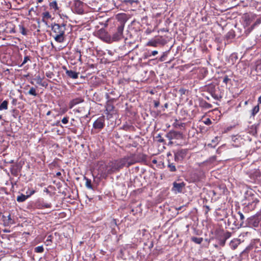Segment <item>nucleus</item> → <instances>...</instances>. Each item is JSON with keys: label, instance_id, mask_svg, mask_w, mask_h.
I'll list each match as a JSON object with an SVG mask.
<instances>
[{"label": "nucleus", "instance_id": "a19ab883", "mask_svg": "<svg viewBox=\"0 0 261 261\" xmlns=\"http://www.w3.org/2000/svg\"><path fill=\"white\" fill-rule=\"evenodd\" d=\"M217 156L216 155L212 156L210 157L207 161V162H209L210 163H212L216 161Z\"/></svg>", "mask_w": 261, "mask_h": 261}, {"label": "nucleus", "instance_id": "423d86ee", "mask_svg": "<svg viewBox=\"0 0 261 261\" xmlns=\"http://www.w3.org/2000/svg\"><path fill=\"white\" fill-rule=\"evenodd\" d=\"M116 31L112 35L111 39L113 41H117L121 39L123 36V32L124 27V22L121 21L116 24Z\"/></svg>", "mask_w": 261, "mask_h": 261}, {"label": "nucleus", "instance_id": "79ce46f5", "mask_svg": "<svg viewBox=\"0 0 261 261\" xmlns=\"http://www.w3.org/2000/svg\"><path fill=\"white\" fill-rule=\"evenodd\" d=\"M2 238L3 239H7L10 241L11 239L14 238V237L10 234H4L2 236Z\"/></svg>", "mask_w": 261, "mask_h": 261}, {"label": "nucleus", "instance_id": "9b49d317", "mask_svg": "<svg viewBox=\"0 0 261 261\" xmlns=\"http://www.w3.org/2000/svg\"><path fill=\"white\" fill-rule=\"evenodd\" d=\"M73 9L78 14H82L84 12V3L80 0H74Z\"/></svg>", "mask_w": 261, "mask_h": 261}, {"label": "nucleus", "instance_id": "5701e85b", "mask_svg": "<svg viewBox=\"0 0 261 261\" xmlns=\"http://www.w3.org/2000/svg\"><path fill=\"white\" fill-rule=\"evenodd\" d=\"M160 43V40L159 39H157L155 40H151L149 41L146 45L147 46H153V47H156L158 46V44Z\"/></svg>", "mask_w": 261, "mask_h": 261}, {"label": "nucleus", "instance_id": "052dcab7", "mask_svg": "<svg viewBox=\"0 0 261 261\" xmlns=\"http://www.w3.org/2000/svg\"><path fill=\"white\" fill-rule=\"evenodd\" d=\"M212 96L215 98V99H218V97L217 96V95L216 94H215V93H213V91H212Z\"/></svg>", "mask_w": 261, "mask_h": 261}, {"label": "nucleus", "instance_id": "49530a36", "mask_svg": "<svg viewBox=\"0 0 261 261\" xmlns=\"http://www.w3.org/2000/svg\"><path fill=\"white\" fill-rule=\"evenodd\" d=\"M230 81V79L227 75H225L223 79V82L226 85L227 84L228 82Z\"/></svg>", "mask_w": 261, "mask_h": 261}, {"label": "nucleus", "instance_id": "473e14b6", "mask_svg": "<svg viewBox=\"0 0 261 261\" xmlns=\"http://www.w3.org/2000/svg\"><path fill=\"white\" fill-rule=\"evenodd\" d=\"M5 225H9L14 223V221L11 218V215L9 214L8 216V218L6 220H4Z\"/></svg>", "mask_w": 261, "mask_h": 261}, {"label": "nucleus", "instance_id": "cd10ccee", "mask_svg": "<svg viewBox=\"0 0 261 261\" xmlns=\"http://www.w3.org/2000/svg\"><path fill=\"white\" fill-rule=\"evenodd\" d=\"M28 198L27 195L21 194L17 197L16 200L18 202H22L25 201Z\"/></svg>", "mask_w": 261, "mask_h": 261}, {"label": "nucleus", "instance_id": "4468645a", "mask_svg": "<svg viewBox=\"0 0 261 261\" xmlns=\"http://www.w3.org/2000/svg\"><path fill=\"white\" fill-rule=\"evenodd\" d=\"M84 99L82 97L74 98L70 101L69 103V109H72L75 106L84 102Z\"/></svg>", "mask_w": 261, "mask_h": 261}, {"label": "nucleus", "instance_id": "b1692460", "mask_svg": "<svg viewBox=\"0 0 261 261\" xmlns=\"http://www.w3.org/2000/svg\"><path fill=\"white\" fill-rule=\"evenodd\" d=\"M19 32L24 36L28 34L29 31L24 27L23 24H20L18 25Z\"/></svg>", "mask_w": 261, "mask_h": 261}, {"label": "nucleus", "instance_id": "c03bdc74", "mask_svg": "<svg viewBox=\"0 0 261 261\" xmlns=\"http://www.w3.org/2000/svg\"><path fill=\"white\" fill-rule=\"evenodd\" d=\"M226 240L223 238L222 239H220L218 242V244L221 246H224L225 244Z\"/></svg>", "mask_w": 261, "mask_h": 261}, {"label": "nucleus", "instance_id": "c756f323", "mask_svg": "<svg viewBox=\"0 0 261 261\" xmlns=\"http://www.w3.org/2000/svg\"><path fill=\"white\" fill-rule=\"evenodd\" d=\"M255 27L252 24L251 26L245 27L244 34L247 36Z\"/></svg>", "mask_w": 261, "mask_h": 261}, {"label": "nucleus", "instance_id": "ea45409f", "mask_svg": "<svg viewBox=\"0 0 261 261\" xmlns=\"http://www.w3.org/2000/svg\"><path fill=\"white\" fill-rule=\"evenodd\" d=\"M43 79L44 77H41L39 75H38L37 76H36L35 80L37 82V83L40 85V84H41Z\"/></svg>", "mask_w": 261, "mask_h": 261}, {"label": "nucleus", "instance_id": "a211bd4d", "mask_svg": "<svg viewBox=\"0 0 261 261\" xmlns=\"http://www.w3.org/2000/svg\"><path fill=\"white\" fill-rule=\"evenodd\" d=\"M66 74L70 78L73 79H76L78 78L79 73L74 71L71 70H66Z\"/></svg>", "mask_w": 261, "mask_h": 261}, {"label": "nucleus", "instance_id": "f704fd0d", "mask_svg": "<svg viewBox=\"0 0 261 261\" xmlns=\"http://www.w3.org/2000/svg\"><path fill=\"white\" fill-rule=\"evenodd\" d=\"M259 105H257L255 106L251 110V116H255V115L259 112Z\"/></svg>", "mask_w": 261, "mask_h": 261}, {"label": "nucleus", "instance_id": "f257e3e1", "mask_svg": "<svg viewBox=\"0 0 261 261\" xmlns=\"http://www.w3.org/2000/svg\"><path fill=\"white\" fill-rule=\"evenodd\" d=\"M123 161H118L117 160L109 162L108 164L102 162H98V174L102 178H107L108 175L119 171L120 169L123 168V165H124Z\"/></svg>", "mask_w": 261, "mask_h": 261}, {"label": "nucleus", "instance_id": "20e7f679", "mask_svg": "<svg viewBox=\"0 0 261 261\" xmlns=\"http://www.w3.org/2000/svg\"><path fill=\"white\" fill-rule=\"evenodd\" d=\"M190 157L191 153L188 149L179 148L174 151V161L177 163H181Z\"/></svg>", "mask_w": 261, "mask_h": 261}, {"label": "nucleus", "instance_id": "0eeeda50", "mask_svg": "<svg viewBox=\"0 0 261 261\" xmlns=\"http://www.w3.org/2000/svg\"><path fill=\"white\" fill-rule=\"evenodd\" d=\"M117 160H124V165H123V168L125 166L129 167V166L139 162V160L136 159V155L134 154H131L130 155L125 156L124 158Z\"/></svg>", "mask_w": 261, "mask_h": 261}, {"label": "nucleus", "instance_id": "69168bd1", "mask_svg": "<svg viewBox=\"0 0 261 261\" xmlns=\"http://www.w3.org/2000/svg\"><path fill=\"white\" fill-rule=\"evenodd\" d=\"M178 125L180 127H183L185 125L184 123H181L180 124H178Z\"/></svg>", "mask_w": 261, "mask_h": 261}, {"label": "nucleus", "instance_id": "c9c22d12", "mask_svg": "<svg viewBox=\"0 0 261 261\" xmlns=\"http://www.w3.org/2000/svg\"><path fill=\"white\" fill-rule=\"evenodd\" d=\"M84 179L86 180V183L85 185L86 187L90 189H92L93 187L92 185L91 184V180L90 179H89L88 178L86 177V176L84 177Z\"/></svg>", "mask_w": 261, "mask_h": 261}, {"label": "nucleus", "instance_id": "6e6d98bb", "mask_svg": "<svg viewBox=\"0 0 261 261\" xmlns=\"http://www.w3.org/2000/svg\"><path fill=\"white\" fill-rule=\"evenodd\" d=\"M77 53L79 54V61L82 62V55L80 50H77Z\"/></svg>", "mask_w": 261, "mask_h": 261}, {"label": "nucleus", "instance_id": "bb28decb", "mask_svg": "<svg viewBox=\"0 0 261 261\" xmlns=\"http://www.w3.org/2000/svg\"><path fill=\"white\" fill-rule=\"evenodd\" d=\"M237 214H238V216L239 218V221L240 222V223L239 224L238 223L237 226H243V224H244V219H245V217L244 216L243 214L240 212H239Z\"/></svg>", "mask_w": 261, "mask_h": 261}, {"label": "nucleus", "instance_id": "774afa93", "mask_svg": "<svg viewBox=\"0 0 261 261\" xmlns=\"http://www.w3.org/2000/svg\"><path fill=\"white\" fill-rule=\"evenodd\" d=\"M61 175V173L60 172H58L56 173V176L58 177Z\"/></svg>", "mask_w": 261, "mask_h": 261}, {"label": "nucleus", "instance_id": "9d476101", "mask_svg": "<svg viewBox=\"0 0 261 261\" xmlns=\"http://www.w3.org/2000/svg\"><path fill=\"white\" fill-rule=\"evenodd\" d=\"M166 137L169 140H180L182 139L183 135L180 132L170 130L166 134Z\"/></svg>", "mask_w": 261, "mask_h": 261}, {"label": "nucleus", "instance_id": "37998d69", "mask_svg": "<svg viewBox=\"0 0 261 261\" xmlns=\"http://www.w3.org/2000/svg\"><path fill=\"white\" fill-rule=\"evenodd\" d=\"M30 57L29 56H25L24 57L23 61L21 65V66H22L23 65L25 64L28 61H30Z\"/></svg>", "mask_w": 261, "mask_h": 261}, {"label": "nucleus", "instance_id": "393cba45", "mask_svg": "<svg viewBox=\"0 0 261 261\" xmlns=\"http://www.w3.org/2000/svg\"><path fill=\"white\" fill-rule=\"evenodd\" d=\"M49 7L51 9H53L55 12L59 10V7H58L57 2L56 1H53L49 3Z\"/></svg>", "mask_w": 261, "mask_h": 261}, {"label": "nucleus", "instance_id": "3c124183", "mask_svg": "<svg viewBox=\"0 0 261 261\" xmlns=\"http://www.w3.org/2000/svg\"><path fill=\"white\" fill-rule=\"evenodd\" d=\"M46 76L48 78H51L54 75V73L52 72H47L45 73Z\"/></svg>", "mask_w": 261, "mask_h": 261}, {"label": "nucleus", "instance_id": "7ed1b4c3", "mask_svg": "<svg viewBox=\"0 0 261 261\" xmlns=\"http://www.w3.org/2000/svg\"><path fill=\"white\" fill-rule=\"evenodd\" d=\"M245 198L249 202L245 206L244 210L246 212L254 210L256 208L257 205L259 204V199L251 191H248L247 192Z\"/></svg>", "mask_w": 261, "mask_h": 261}, {"label": "nucleus", "instance_id": "e433bc0d", "mask_svg": "<svg viewBox=\"0 0 261 261\" xmlns=\"http://www.w3.org/2000/svg\"><path fill=\"white\" fill-rule=\"evenodd\" d=\"M254 20L255 22L253 24V26L256 27V26L259 25L261 23V15L258 16L256 15V17Z\"/></svg>", "mask_w": 261, "mask_h": 261}, {"label": "nucleus", "instance_id": "864d4df0", "mask_svg": "<svg viewBox=\"0 0 261 261\" xmlns=\"http://www.w3.org/2000/svg\"><path fill=\"white\" fill-rule=\"evenodd\" d=\"M53 239V237L51 235H49L47 237L46 239V242H52V240Z\"/></svg>", "mask_w": 261, "mask_h": 261}, {"label": "nucleus", "instance_id": "7c9ffc66", "mask_svg": "<svg viewBox=\"0 0 261 261\" xmlns=\"http://www.w3.org/2000/svg\"><path fill=\"white\" fill-rule=\"evenodd\" d=\"M8 101L5 100L2 102V103L0 105V111H2L4 110H7L8 108Z\"/></svg>", "mask_w": 261, "mask_h": 261}, {"label": "nucleus", "instance_id": "5fc2aeb1", "mask_svg": "<svg viewBox=\"0 0 261 261\" xmlns=\"http://www.w3.org/2000/svg\"><path fill=\"white\" fill-rule=\"evenodd\" d=\"M230 237V233L227 232V233L224 234V238L226 240Z\"/></svg>", "mask_w": 261, "mask_h": 261}, {"label": "nucleus", "instance_id": "4be33fe9", "mask_svg": "<svg viewBox=\"0 0 261 261\" xmlns=\"http://www.w3.org/2000/svg\"><path fill=\"white\" fill-rule=\"evenodd\" d=\"M25 94V95L33 96L34 97H36L38 95L36 88L33 87H30V90Z\"/></svg>", "mask_w": 261, "mask_h": 261}, {"label": "nucleus", "instance_id": "6ab92c4d", "mask_svg": "<svg viewBox=\"0 0 261 261\" xmlns=\"http://www.w3.org/2000/svg\"><path fill=\"white\" fill-rule=\"evenodd\" d=\"M6 29L7 32L9 33H15V25L11 22H8L7 24Z\"/></svg>", "mask_w": 261, "mask_h": 261}, {"label": "nucleus", "instance_id": "39448f33", "mask_svg": "<svg viewBox=\"0 0 261 261\" xmlns=\"http://www.w3.org/2000/svg\"><path fill=\"white\" fill-rule=\"evenodd\" d=\"M105 96L106 98L107 99V101L105 106V113L108 118H110L116 113V111L115 107L112 103V99L111 98L109 93H107Z\"/></svg>", "mask_w": 261, "mask_h": 261}, {"label": "nucleus", "instance_id": "6e6552de", "mask_svg": "<svg viewBox=\"0 0 261 261\" xmlns=\"http://www.w3.org/2000/svg\"><path fill=\"white\" fill-rule=\"evenodd\" d=\"M261 211L248 219V223L250 226L257 227L261 223Z\"/></svg>", "mask_w": 261, "mask_h": 261}, {"label": "nucleus", "instance_id": "58836bf2", "mask_svg": "<svg viewBox=\"0 0 261 261\" xmlns=\"http://www.w3.org/2000/svg\"><path fill=\"white\" fill-rule=\"evenodd\" d=\"M227 37L228 38L232 39L235 37L234 32L233 31H229L227 34Z\"/></svg>", "mask_w": 261, "mask_h": 261}, {"label": "nucleus", "instance_id": "09e8293b", "mask_svg": "<svg viewBox=\"0 0 261 261\" xmlns=\"http://www.w3.org/2000/svg\"><path fill=\"white\" fill-rule=\"evenodd\" d=\"M68 121L69 117L67 116L64 117L61 120L62 122L64 124H67L68 123Z\"/></svg>", "mask_w": 261, "mask_h": 261}, {"label": "nucleus", "instance_id": "bf43d9fd", "mask_svg": "<svg viewBox=\"0 0 261 261\" xmlns=\"http://www.w3.org/2000/svg\"><path fill=\"white\" fill-rule=\"evenodd\" d=\"M40 85H41L42 87H46L47 86L48 84L46 82H42L41 84H40Z\"/></svg>", "mask_w": 261, "mask_h": 261}, {"label": "nucleus", "instance_id": "e2e57ef3", "mask_svg": "<svg viewBox=\"0 0 261 261\" xmlns=\"http://www.w3.org/2000/svg\"><path fill=\"white\" fill-rule=\"evenodd\" d=\"M158 138H160L159 140V141L160 142H164V139L162 138V137L160 135H158Z\"/></svg>", "mask_w": 261, "mask_h": 261}, {"label": "nucleus", "instance_id": "a18cd8bd", "mask_svg": "<svg viewBox=\"0 0 261 261\" xmlns=\"http://www.w3.org/2000/svg\"><path fill=\"white\" fill-rule=\"evenodd\" d=\"M203 123L207 125H210L212 123V122L209 118H207L203 121Z\"/></svg>", "mask_w": 261, "mask_h": 261}, {"label": "nucleus", "instance_id": "4d7b16f0", "mask_svg": "<svg viewBox=\"0 0 261 261\" xmlns=\"http://www.w3.org/2000/svg\"><path fill=\"white\" fill-rule=\"evenodd\" d=\"M153 102H154V106L155 108H157L160 105L159 101L155 100V101H154Z\"/></svg>", "mask_w": 261, "mask_h": 261}, {"label": "nucleus", "instance_id": "de8ad7c7", "mask_svg": "<svg viewBox=\"0 0 261 261\" xmlns=\"http://www.w3.org/2000/svg\"><path fill=\"white\" fill-rule=\"evenodd\" d=\"M203 107L206 109H210L212 108V105L207 102H204L203 103Z\"/></svg>", "mask_w": 261, "mask_h": 261}, {"label": "nucleus", "instance_id": "c85d7f7f", "mask_svg": "<svg viewBox=\"0 0 261 261\" xmlns=\"http://www.w3.org/2000/svg\"><path fill=\"white\" fill-rule=\"evenodd\" d=\"M36 193V191L32 188V187H30L29 186H28L27 190L25 192L26 195L28 196L29 198L32 195Z\"/></svg>", "mask_w": 261, "mask_h": 261}, {"label": "nucleus", "instance_id": "72a5a7b5", "mask_svg": "<svg viewBox=\"0 0 261 261\" xmlns=\"http://www.w3.org/2000/svg\"><path fill=\"white\" fill-rule=\"evenodd\" d=\"M191 240L196 244H200L203 242V238L193 237L191 238Z\"/></svg>", "mask_w": 261, "mask_h": 261}, {"label": "nucleus", "instance_id": "8fccbe9b", "mask_svg": "<svg viewBox=\"0 0 261 261\" xmlns=\"http://www.w3.org/2000/svg\"><path fill=\"white\" fill-rule=\"evenodd\" d=\"M235 127V125H233V126H228L227 127L225 130H224V133H227L230 130H231L233 128H234Z\"/></svg>", "mask_w": 261, "mask_h": 261}, {"label": "nucleus", "instance_id": "4c0bfd02", "mask_svg": "<svg viewBox=\"0 0 261 261\" xmlns=\"http://www.w3.org/2000/svg\"><path fill=\"white\" fill-rule=\"evenodd\" d=\"M44 251L43 246H39L34 248V252L36 253H42Z\"/></svg>", "mask_w": 261, "mask_h": 261}, {"label": "nucleus", "instance_id": "338daca9", "mask_svg": "<svg viewBox=\"0 0 261 261\" xmlns=\"http://www.w3.org/2000/svg\"><path fill=\"white\" fill-rule=\"evenodd\" d=\"M258 104L261 103V95L258 98Z\"/></svg>", "mask_w": 261, "mask_h": 261}, {"label": "nucleus", "instance_id": "f8f14e48", "mask_svg": "<svg viewBox=\"0 0 261 261\" xmlns=\"http://www.w3.org/2000/svg\"><path fill=\"white\" fill-rule=\"evenodd\" d=\"M105 125V118L104 116L98 117L93 123V127L99 130L102 129Z\"/></svg>", "mask_w": 261, "mask_h": 261}, {"label": "nucleus", "instance_id": "680f3d73", "mask_svg": "<svg viewBox=\"0 0 261 261\" xmlns=\"http://www.w3.org/2000/svg\"><path fill=\"white\" fill-rule=\"evenodd\" d=\"M123 2L126 4L129 3L130 4H132L133 3V1L131 0H124Z\"/></svg>", "mask_w": 261, "mask_h": 261}, {"label": "nucleus", "instance_id": "a878e982", "mask_svg": "<svg viewBox=\"0 0 261 261\" xmlns=\"http://www.w3.org/2000/svg\"><path fill=\"white\" fill-rule=\"evenodd\" d=\"M229 222L230 223H232L233 224V225L234 226V228H239L240 227H241L242 226H238V223H240V222L239 221V220H238V219L236 218L235 217H232L231 219L230 220L229 219L228 220Z\"/></svg>", "mask_w": 261, "mask_h": 261}, {"label": "nucleus", "instance_id": "13d9d810", "mask_svg": "<svg viewBox=\"0 0 261 261\" xmlns=\"http://www.w3.org/2000/svg\"><path fill=\"white\" fill-rule=\"evenodd\" d=\"M204 207L205 208V214H207L210 210V208L207 205H205L204 206Z\"/></svg>", "mask_w": 261, "mask_h": 261}, {"label": "nucleus", "instance_id": "412c9836", "mask_svg": "<svg viewBox=\"0 0 261 261\" xmlns=\"http://www.w3.org/2000/svg\"><path fill=\"white\" fill-rule=\"evenodd\" d=\"M240 244V240L239 239H233L230 242L229 245L230 248L232 250L236 249L238 245Z\"/></svg>", "mask_w": 261, "mask_h": 261}, {"label": "nucleus", "instance_id": "ddd939ff", "mask_svg": "<svg viewBox=\"0 0 261 261\" xmlns=\"http://www.w3.org/2000/svg\"><path fill=\"white\" fill-rule=\"evenodd\" d=\"M256 17V15L255 14H245L243 17V19L244 20V24L245 27L249 26L251 23L253 21H254Z\"/></svg>", "mask_w": 261, "mask_h": 261}, {"label": "nucleus", "instance_id": "f03ea898", "mask_svg": "<svg viewBox=\"0 0 261 261\" xmlns=\"http://www.w3.org/2000/svg\"><path fill=\"white\" fill-rule=\"evenodd\" d=\"M67 25L66 23H54L51 25L50 36L59 43H63L66 38V31Z\"/></svg>", "mask_w": 261, "mask_h": 261}, {"label": "nucleus", "instance_id": "0e129e2a", "mask_svg": "<svg viewBox=\"0 0 261 261\" xmlns=\"http://www.w3.org/2000/svg\"><path fill=\"white\" fill-rule=\"evenodd\" d=\"M158 54V51L157 50H154V51H152V53H151V55L152 56H155L156 55H157Z\"/></svg>", "mask_w": 261, "mask_h": 261}, {"label": "nucleus", "instance_id": "dca6fc26", "mask_svg": "<svg viewBox=\"0 0 261 261\" xmlns=\"http://www.w3.org/2000/svg\"><path fill=\"white\" fill-rule=\"evenodd\" d=\"M51 19V15L48 11H44L42 13V21L46 24Z\"/></svg>", "mask_w": 261, "mask_h": 261}, {"label": "nucleus", "instance_id": "603ef678", "mask_svg": "<svg viewBox=\"0 0 261 261\" xmlns=\"http://www.w3.org/2000/svg\"><path fill=\"white\" fill-rule=\"evenodd\" d=\"M111 226H117V220L116 219H113L111 222Z\"/></svg>", "mask_w": 261, "mask_h": 261}, {"label": "nucleus", "instance_id": "aec40b11", "mask_svg": "<svg viewBox=\"0 0 261 261\" xmlns=\"http://www.w3.org/2000/svg\"><path fill=\"white\" fill-rule=\"evenodd\" d=\"M185 186V184L182 182L181 183H177L174 182L173 183V188L175 190L177 191L178 192H181L182 188Z\"/></svg>", "mask_w": 261, "mask_h": 261}, {"label": "nucleus", "instance_id": "2f4dec72", "mask_svg": "<svg viewBox=\"0 0 261 261\" xmlns=\"http://www.w3.org/2000/svg\"><path fill=\"white\" fill-rule=\"evenodd\" d=\"M167 167L169 168L170 171L175 172L176 171L175 165L173 163H171L169 161H168Z\"/></svg>", "mask_w": 261, "mask_h": 261}, {"label": "nucleus", "instance_id": "2eb2a0df", "mask_svg": "<svg viewBox=\"0 0 261 261\" xmlns=\"http://www.w3.org/2000/svg\"><path fill=\"white\" fill-rule=\"evenodd\" d=\"M250 176V178L253 180L254 182H256V180L258 179V178L260 177L261 172L259 169H256L251 173Z\"/></svg>", "mask_w": 261, "mask_h": 261}, {"label": "nucleus", "instance_id": "1a4fd4ad", "mask_svg": "<svg viewBox=\"0 0 261 261\" xmlns=\"http://www.w3.org/2000/svg\"><path fill=\"white\" fill-rule=\"evenodd\" d=\"M51 206L50 203L45 202L43 199H38L33 203L34 207L37 209L51 208Z\"/></svg>", "mask_w": 261, "mask_h": 261}, {"label": "nucleus", "instance_id": "f3484780", "mask_svg": "<svg viewBox=\"0 0 261 261\" xmlns=\"http://www.w3.org/2000/svg\"><path fill=\"white\" fill-rule=\"evenodd\" d=\"M10 170L11 173L14 176H17L20 171V169H19V167L17 165H11L10 168Z\"/></svg>", "mask_w": 261, "mask_h": 261}]
</instances>
